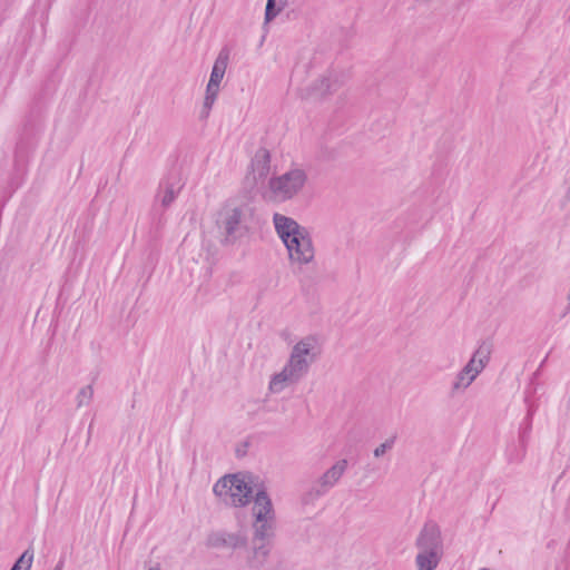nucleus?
Wrapping results in <instances>:
<instances>
[{
    "label": "nucleus",
    "instance_id": "cd10ccee",
    "mask_svg": "<svg viewBox=\"0 0 570 570\" xmlns=\"http://www.w3.org/2000/svg\"><path fill=\"white\" fill-rule=\"evenodd\" d=\"M11 570H21V566L18 564L17 562H14V564L11 568Z\"/></svg>",
    "mask_w": 570,
    "mask_h": 570
},
{
    "label": "nucleus",
    "instance_id": "393cba45",
    "mask_svg": "<svg viewBox=\"0 0 570 570\" xmlns=\"http://www.w3.org/2000/svg\"><path fill=\"white\" fill-rule=\"evenodd\" d=\"M218 92H219V85L208 81L205 96L217 98Z\"/></svg>",
    "mask_w": 570,
    "mask_h": 570
},
{
    "label": "nucleus",
    "instance_id": "20e7f679",
    "mask_svg": "<svg viewBox=\"0 0 570 570\" xmlns=\"http://www.w3.org/2000/svg\"><path fill=\"white\" fill-rule=\"evenodd\" d=\"M306 183L307 173L303 168L293 167L279 176L272 177L268 188L276 199L286 202L297 196Z\"/></svg>",
    "mask_w": 570,
    "mask_h": 570
},
{
    "label": "nucleus",
    "instance_id": "0eeeda50",
    "mask_svg": "<svg viewBox=\"0 0 570 570\" xmlns=\"http://www.w3.org/2000/svg\"><path fill=\"white\" fill-rule=\"evenodd\" d=\"M183 185L175 176H169L159 183L156 196L155 206L159 203L163 210H166L177 198Z\"/></svg>",
    "mask_w": 570,
    "mask_h": 570
},
{
    "label": "nucleus",
    "instance_id": "39448f33",
    "mask_svg": "<svg viewBox=\"0 0 570 570\" xmlns=\"http://www.w3.org/2000/svg\"><path fill=\"white\" fill-rule=\"evenodd\" d=\"M215 495L232 507H245L250 502L253 489L238 475H225L213 488Z\"/></svg>",
    "mask_w": 570,
    "mask_h": 570
},
{
    "label": "nucleus",
    "instance_id": "1a4fd4ad",
    "mask_svg": "<svg viewBox=\"0 0 570 570\" xmlns=\"http://www.w3.org/2000/svg\"><path fill=\"white\" fill-rule=\"evenodd\" d=\"M273 544L253 541L246 550L245 563L249 570L262 569L268 560Z\"/></svg>",
    "mask_w": 570,
    "mask_h": 570
},
{
    "label": "nucleus",
    "instance_id": "2eb2a0df",
    "mask_svg": "<svg viewBox=\"0 0 570 570\" xmlns=\"http://www.w3.org/2000/svg\"><path fill=\"white\" fill-rule=\"evenodd\" d=\"M341 86L342 81L338 76L330 72L314 83L313 91L321 97H325L337 91Z\"/></svg>",
    "mask_w": 570,
    "mask_h": 570
},
{
    "label": "nucleus",
    "instance_id": "b1692460",
    "mask_svg": "<svg viewBox=\"0 0 570 570\" xmlns=\"http://www.w3.org/2000/svg\"><path fill=\"white\" fill-rule=\"evenodd\" d=\"M215 100H216V98H214V97L205 96L204 102H203V107H202V110H200V115H199L200 119H207L208 118Z\"/></svg>",
    "mask_w": 570,
    "mask_h": 570
},
{
    "label": "nucleus",
    "instance_id": "c85d7f7f",
    "mask_svg": "<svg viewBox=\"0 0 570 570\" xmlns=\"http://www.w3.org/2000/svg\"><path fill=\"white\" fill-rule=\"evenodd\" d=\"M532 415V412L531 410L528 411V417L530 419V416Z\"/></svg>",
    "mask_w": 570,
    "mask_h": 570
},
{
    "label": "nucleus",
    "instance_id": "423d86ee",
    "mask_svg": "<svg viewBox=\"0 0 570 570\" xmlns=\"http://www.w3.org/2000/svg\"><path fill=\"white\" fill-rule=\"evenodd\" d=\"M415 546L419 552L443 556V542L439 525L433 522L425 523L415 540Z\"/></svg>",
    "mask_w": 570,
    "mask_h": 570
},
{
    "label": "nucleus",
    "instance_id": "9d476101",
    "mask_svg": "<svg viewBox=\"0 0 570 570\" xmlns=\"http://www.w3.org/2000/svg\"><path fill=\"white\" fill-rule=\"evenodd\" d=\"M474 363V361H469L455 375L451 385V395L465 391L482 372V370L476 367Z\"/></svg>",
    "mask_w": 570,
    "mask_h": 570
},
{
    "label": "nucleus",
    "instance_id": "a211bd4d",
    "mask_svg": "<svg viewBox=\"0 0 570 570\" xmlns=\"http://www.w3.org/2000/svg\"><path fill=\"white\" fill-rule=\"evenodd\" d=\"M328 492L317 480L302 494L301 502L304 505L314 504Z\"/></svg>",
    "mask_w": 570,
    "mask_h": 570
},
{
    "label": "nucleus",
    "instance_id": "aec40b11",
    "mask_svg": "<svg viewBox=\"0 0 570 570\" xmlns=\"http://www.w3.org/2000/svg\"><path fill=\"white\" fill-rule=\"evenodd\" d=\"M94 397V387L91 384L81 387L76 396L77 407L89 405Z\"/></svg>",
    "mask_w": 570,
    "mask_h": 570
},
{
    "label": "nucleus",
    "instance_id": "7ed1b4c3",
    "mask_svg": "<svg viewBox=\"0 0 570 570\" xmlns=\"http://www.w3.org/2000/svg\"><path fill=\"white\" fill-rule=\"evenodd\" d=\"M244 206L225 204L217 213L216 226L223 236V245H233L248 233Z\"/></svg>",
    "mask_w": 570,
    "mask_h": 570
},
{
    "label": "nucleus",
    "instance_id": "7c9ffc66",
    "mask_svg": "<svg viewBox=\"0 0 570 570\" xmlns=\"http://www.w3.org/2000/svg\"><path fill=\"white\" fill-rule=\"evenodd\" d=\"M481 570H490V569H488V568H482Z\"/></svg>",
    "mask_w": 570,
    "mask_h": 570
},
{
    "label": "nucleus",
    "instance_id": "bb28decb",
    "mask_svg": "<svg viewBox=\"0 0 570 570\" xmlns=\"http://www.w3.org/2000/svg\"><path fill=\"white\" fill-rule=\"evenodd\" d=\"M91 433H92V423L88 428V441L90 440Z\"/></svg>",
    "mask_w": 570,
    "mask_h": 570
},
{
    "label": "nucleus",
    "instance_id": "f257e3e1",
    "mask_svg": "<svg viewBox=\"0 0 570 570\" xmlns=\"http://www.w3.org/2000/svg\"><path fill=\"white\" fill-rule=\"evenodd\" d=\"M276 234L284 243L291 263L307 265L314 261L315 250L309 232L292 217L279 213L273 215Z\"/></svg>",
    "mask_w": 570,
    "mask_h": 570
},
{
    "label": "nucleus",
    "instance_id": "5701e85b",
    "mask_svg": "<svg viewBox=\"0 0 570 570\" xmlns=\"http://www.w3.org/2000/svg\"><path fill=\"white\" fill-rule=\"evenodd\" d=\"M33 561V550L31 548L27 549L16 561L21 567L24 566L26 570H30Z\"/></svg>",
    "mask_w": 570,
    "mask_h": 570
},
{
    "label": "nucleus",
    "instance_id": "6ab92c4d",
    "mask_svg": "<svg viewBox=\"0 0 570 570\" xmlns=\"http://www.w3.org/2000/svg\"><path fill=\"white\" fill-rule=\"evenodd\" d=\"M442 556L419 552L415 557L417 570H434L439 566Z\"/></svg>",
    "mask_w": 570,
    "mask_h": 570
},
{
    "label": "nucleus",
    "instance_id": "ddd939ff",
    "mask_svg": "<svg viewBox=\"0 0 570 570\" xmlns=\"http://www.w3.org/2000/svg\"><path fill=\"white\" fill-rule=\"evenodd\" d=\"M348 466L346 459H341L327 469L317 481L328 491L334 488L344 475Z\"/></svg>",
    "mask_w": 570,
    "mask_h": 570
},
{
    "label": "nucleus",
    "instance_id": "f8f14e48",
    "mask_svg": "<svg viewBox=\"0 0 570 570\" xmlns=\"http://www.w3.org/2000/svg\"><path fill=\"white\" fill-rule=\"evenodd\" d=\"M252 171L254 180H264L271 170V154L266 148H259L256 150L252 163Z\"/></svg>",
    "mask_w": 570,
    "mask_h": 570
},
{
    "label": "nucleus",
    "instance_id": "9b49d317",
    "mask_svg": "<svg viewBox=\"0 0 570 570\" xmlns=\"http://www.w3.org/2000/svg\"><path fill=\"white\" fill-rule=\"evenodd\" d=\"M276 531L275 518L255 520L253 523V541L269 543L274 546Z\"/></svg>",
    "mask_w": 570,
    "mask_h": 570
},
{
    "label": "nucleus",
    "instance_id": "412c9836",
    "mask_svg": "<svg viewBox=\"0 0 570 570\" xmlns=\"http://www.w3.org/2000/svg\"><path fill=\"white\" fill-rule=\"evenodd\" d=\"M284 8V4H276V0H267L265 8V23L271 22Z\"/></svg>",
    "mask_w": 570,
    "mask_h": 570
},
{
    "label": "nucleus",
    "instance_id": "f03ea898",
    "mask_svg": "<svg viewBox=\"0 0 570 570\" xmlns=\"http://www.w3.org/2000/svg\"><path fill=\"white\" fill-rule=\"evenodd\" d=\"M314 340L306 337L297 342L292 350L289 358L283 370L272 376L269 381V391L281 393L286 386L297 383L304 377L315 356L312 354Z\"/></svg>",
    "mask_w": 570,
    "mask_h": 570
},
{
    "label": "nucleus",
    "instance_id": "dca6fc26",
    "mask_svg": "<svg viewBox=\"0 0 570 570\" xmlns=\"http://www.w3.org/2000/svg\"><path fill=\"white\" fill-rule=\"evenodd\" d=\"M229 60V51L227 49H222L214 62L209 82L217 83L220 86V82L224 78L227 65Z\"/></svg>",
    "mask_w": 570,
    "mask_h": 570
},
{
    "label": "nucleus",
    "instance_id": "a878e982",
    "mask_svg": "<svg viewBox=\"0 0 570 570\" xmlns=\"http://www.w3.org/2000/svg\"><path fill=\"white\" fill-rule=\"evenodd\" d=\"M63 566H65V560H63V558H61V559L58 561V563L56 564V567H55V569H53V570H62Z\"/></svg>",
    "mask_w": 570,
    "mask_h": 570
},
{
    "label": "nucleus",
    "instance_id": "c756f323",
    "mask_svg": "<svg viewBox=\"0 0 570 570\" xmlns=\"http://www.w3.org/2000/svg\"><path fill=\"white\" fill-rule=\"evenodd\" d=\"M149 570H160V569H159V568H151V569H149Z\"/></svg>",
    "mask_w": 570,
    "mask_h": 570
},
{
    "label": "nucleus",
    "instance_id": "4468645a",
    "mask_svg": "<svg viewBox=\"0 0 570 570\" xmlns=\"http://www.w3.org/2000/svg\"><path fill=\"white\" fill-rule=\"evenodd\" d=\"M253 514L255 520L262 521V519H268L269 517L275 518L272 500L264 490L257 491L254 498Z\"/></svg>",
    "mask_w": 570,
    "mask_h": 570
},
{
    "label": "nucleus",
    "instance_id": "4be33fe9",
    "mask_svg": "<svg viewBox=\"0 0 570 570\" xmlns=\"http://www.w3.org/2000/svg\"><path fill=\"white\" fill-rule=\"evenodd\" d=\"M395 440H396V435H393V436L389 438L387 440H385L382 444L376 446L373 451L374 456L381 458L386 453V451L393 449Z\"/></svg>",
    "mask_w": 570,
    "mask_h": 570
},
{
    "label": "nucleus",
    "instance_id": "6e6552de",
    "mask_svg": "<svg viewBox=\"0 0 570 570\" xmlns=\"http://www.w3.org/2000/svg\"><path fill=\"white\" fill-rule=\"evenodd\" d=\"M207 546L236 550L247 546V537L242 532L229 533L226 531H217L208 535Z\"/></svg>",
    "mask_w": 570,
    "mask_h": 570
},
{
    "label": "nucleus",
    "instance_id": "f3484780",
    "mask_svg": "<svg viewBox=\"0 0 570 570\" xmlns=\"http://www.w3.org/2000/svg\"><path fill=\"white\" fill-rule=\"evenodd\" d=\"M491 353L492 344L490 342L483 341L474 351L469 361H474V365L483 371L490 361Z\"/></svg>",
    "mask_w": 570,
    "mask_h": 570
}]
</instances>
